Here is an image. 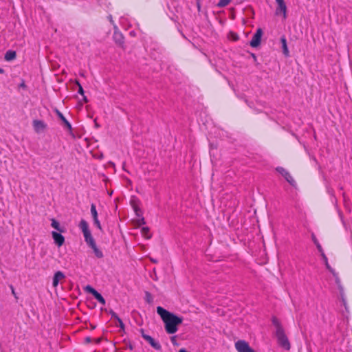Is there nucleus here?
I'll list each match as a JSON object with an SVG mask.
<instances>
[{"label": "nucleus", "instance_id": "nucleus-1", "mask_svg": "<svg viewBox=\"0 0 352 352\" xmlns=\"http://www.w3.org/2000/svg\"><path fill=\"white\" fill-rule=\"evenodd\" d=\"M157 313L164 322L165 330L168 333L173 334L177 331L178 325L182 323V318L177 316L160 306L157 307Z\"/></svg>", "mask_w": 352, "mask_h": 352}, {"label": "nucleus", "instance_id": "nucleus-2", "mask_svg": "<svg viewBox=\"0 0 352 352\" xmlns=\"http://www.w3.org/2000/svg\"><path fill=\"white\" fill-rule=\"evenodd\" d=\"M272 323L276 329L275 333H276V337L277 338L278 344L280 346L285 347L286 346V338L285 336L284 329H283L280 322H279L278 319L276 317L274 316L272 318Z\"/></svg>", "mask_w": 352, "mask_h": 352}, {"label": "nucleus", "instance_id": "nucleus-3", "mask_svg": "<svg viewBox=\"0 0 352 352\" xmlns=\"http://www.w3.org/2000/svg\"><path fill=\"white\" fill-rule=\"evenodd\" d=\"M235 348L238 352H256L245 340H238L235 342Z\"/></svg>", "mask_w": 352, "mask_h": 352}, {"label": "nucleus", "instance_id": "nucleus-4", "mask_svg": "<svg viewBox=\"0 0 352 352\" xmlns=\"http://www.w3.org/2000/svg\"><path fill=\"white\" fill-rule=\"evenodd\" d=\"M263 35V31L261 28H258L252 36L250 41V45L252 47H258L261 41V37Z\"/></svg>", "mask_w": 352, "mask_h": 352}, {"label": "nucleus", "instance_id": "nucleus-5", "mask_svg": "<svg viewBox=\"0 0 352 352\" xmlns=\"http://www.w3.org/2000/svg\"><path fill=\"white\" fill-rule=\"evenodd\" d=\"M78 227L83 233L85 241L92 236L89 229V225L85 219H81V221L79 223Z\"/></svg>", "mask_w": 352, "mask_h": 352}, {"label": "nucleus", "instance_id": "nucleus-6", "mask_svg": "<svg viewBox=\"0 0 352 352\" xmlns=\"http://www.w3.org/2000/svg\"><path fill=\"white\" fill-rule=\"evenodd\" d=\"M142 338L147 341L155 349L160 350L161 345L159 342H156L151 336L145 334L143 329H141Z\"/></svg>", "mask_w": 352, "mask_h": 352}, {"label": "nucleus", "instance_id": "nucleus-7", "mask_svg": "<svg viewBox=\"0 0 352 352\" xmlns=\"http://www.w3.org/2000/svg\"><path fill=\"white\" fill-rule=\"evenodd\" d=\"M32 125L34 130L37 133L43 132L47 128V124L43 120H33Z\"/></svg>", "mask_w": 352, "mask_h": 352}, {"label": "nucleus", "instance_id": "nucleus-8", "mask_svg": "<svg viewBox=\"0 0 352 352\" xmlns=\"http://www.w3.org/2000/svg\"><path fill=\"white\" fill-rule=\"evenodd\" d=\"M276 2L278 4V7L275 10V15L283 14L284 17H286V4L284 0H276Z\"/></svg>", "mask_w": 352, "mask_h": 352}, {"label": "nucleus", "instance_id": "nucleus-9", "mask_svg": "<svg viewBox=\"0 0 352 352\" xmlns=\"http://www.w3.org/2000/svg\"><path fill=\"white\" fill-rule=\"evenodd\" d=\"M52 238L54 241V243L58 246L60 247L63 245L65 242V237L60 234L58 233L55 231H52Z\"/></svg>", "mask_w": 352, "mask_h": 352}, {"label": "nucleus", "instance_id": "nucleus-10", "mask_svg": "<svg viewBox=\"0 0 352 352\" xmlns=\"http://www.w3.org/2000/svg\"><path fill=\"white\" fill-rule=\"evenodd\" d=\"M64 278H65V275L62 272H60V271L56 272L54 274V277H53V282H52L53 286L54 287H57V285L59 283V281L60 280L63 279Z\"/></svg>", "mask_w": 352, "mask_h": 352}, {"label": "nucleus", "instance_id": "nucleus-11", "mask_svg": "<svg viewBox=\"0 0 352 352\" xmlns=\"http://www.w3.org/2000/svg\"><path fill=\"white\" fill-rule=\"evenodd\" d=\"M113 39H114L115 42L120 45H121L124 43V36H123L122 34L116 30L114 32V34H113Z\"/></svg>", "mask_w": 352, "mask_h": 352}, {"label": "nucleus", "instance_id": "nucleus-12", "mask_svg": "<svg viewBox=\"0 0 352 352\" xmlns=\"http://www.w3.org/2000/svg\"><path fill=\"white\" fill-rule=\"evenodd\" d=\"M56 114L58 116V117L63 121V122L65 124V126L68 129V130H72V125L71 124L67 121V120L65 118V117L63 116V114L59 111L58 110H56Z\"/></svg>", "mask_w": 352, "mask_h": 352}, {"label": "nucleus", "instance_id": "nucleus-13", "mask_svg": "<svg viewBox=\"0 0 352 352\" xmlns=\"http://www.w3.org/2000/svg\"><path fill=\"white\" fill-rule=\"evenodd\" d=\"M16 54L15 51L8 50L6 52L4 58L7 61H10L16 58Z\"/></svg>", "mask_w": 352, "mask_h": 352}, {"label": "nucleus", "instance_id": "nucleus-14", "mask_svg": "<svg viewBox=\"0 0 352 352\" xmlns=\"http://www.w3.org/2000/svg\"><path fill=\"white\" fill-rule=\"evenodd\" d=\"M91 248L93 250L94 254L97 258H101L103 257L102 252L98 248L96 244L94 245V246L91 247Z\"/></svg>", "mask_w": 352, "mask_h": 352}, {"label": "nucleus", "instance_id": "nucleus-15", "mask_svg": "<svg viewBox=\"0 0 352 352\" xmlns=\"http://www.w3.org/2000/svg\"><path fill=\"white\" fill-rule=\"evenodd\" d=\"M51 226H52V228H54V229L57 230L58 231H59L60 232H63V230L60 226L59 222L57 221L56 220H55L54 219H52V224H51Z\"/></svg>", "mask_w": 352, "mask_h": 352}, {"label": "nucleus", "instance_id": "nucleus-16", "mask_svg": "<svg viewBox=\"0 0 352 352\" xmlns=\"http://www.w3.org/2000/svg\"><path fill=\"white\" fill-rule=\"evenodd\" d=\"M94 296L100 303H101L103 305H105V300L99 292H97L96 294H94Z\"/></svg>", "mask_w": 352, "mask_h": 352}, {"label": "nucleus", "instance_id": "nucleus-17", "mask_svg": "<svg viewBox=\"0 0 352 352\" xmlns=\"http://www.w3.org/2000/svg\"><path fill=\"white\" fill-rule=\"evenodd\" d=\"M91 214L94 219H98V212L96 210V208L94 204L91 205Z\"/></svg>", "mask_w": 352, "mask_h": 352}, {"label": "nucleus", "instance_id": "nucleus-18", "mask_svg": "<svg viewBox=\"0 0 352 352\" xmlns=\"http://www.w3.org/2000/svg\"><path fill=\"white\" fill-rule=\"evenodd\" d=\"M142 234L146 239L151 238V234L149 233V229L148 227H144L141 230Z\"/></svg>", "mask_w": 352, "mask_h": 352}, {"label": "nucleus", "instance_id": "nucleus-19", "mask_svg": "<svg viewBox=\"0 0 352 352\" xmlns=\"http://www.w3.org/2000/svg\"><path fill=\"white\" fill-rule=\"evenodd\" d=\"M287 183H289L294 188H297L296 182L294 181L293 177L290 175V174L288 172H287Z\"/></svg>", "mask_w": 352, "mask_h": 352}, {"label": "nucleus", "instance_id": "nucleus-20", "mask_svg": "<svg viewBox=\"0 0 352 352\" xmlns=\"http://www.w3.org/2000/svg\"><path fill=\"white\" fill-rule=\"evenodd\" d=\"M230 1L231 0H220L217 3V6L219 8L226 7L230 3Z\"/></svg>", "mask_w": 352, "mask_h": 352}, {"label": "nucleus", "instance_id": "nucleus-21", "mask_svg": "<svg viewBox=\"0 0 352 352\" xmlns=\"http://www.w3.org/2000/svg\"><path fill=\"white\" fill-rule=\"evenodd\" d=\"M280 41L282 43L283 53L286 55V38L284 35L281 36Z\"/></svg>", "mask_w": 352, "mask_h": 352}, {"label": "nucleus", "instance_id": "nucleus-22", "mask_svg": "<svg viewBox=\"0 0 352 352\" xmlns=\"http://www.w3.org/2000/svg\"><path fill=\"white\" fill-rule=\"evenodd\" d=\"M85 242L90 248L92 246H94V245H96L95 240L92 236L91 237H89L88 239L85 240Z\"/></svg>", "mask_w": 352, "mask_h": 352}, {"label": "nucleus", "instance_id": "nucleus-23", "mask_svg": "<svg viewBox=\"0 0 352 352\" xmlns=\"http://www.w3.org/2000/svg\"><path fill=\"white\" fill-rule=\"evenodd\" d=\"M85 291L88 293L91 294L93 296L97 293V291L90 285H87L85 287Z\"/></svg>", "mask_w": 352, "mask_h": 352}, {"label": "nucleus", "instance_id": "nucleus-24", "mask_svg": "<svg viewBox=\"0 0 352 352\" xmlns=\"http://www.w3.org/2000/svg\"><path fill=\"white\" fill-rule=\"evenodd\" d=\"M145 300L148 303H151L153 301V297L148 292H145Z\"/></svg>", "mask_w": 352, "mask_h": 352}, {"label": "nucleus", "instance_id": "nucleus-25", "mask_svg": "<svg viewBox=\"0 0 352 352\" xmlns=\"http://www.w3.org/2000/svg\"><path fill=\"white\" fill-rule=\"evenodd\" d=\"M76 85L78 87V93L79 94H80L82 96H84L85 92H84V90H83V88H82V85L80 84V82L78 81H76Z\"/></svg>", "mask_w": 352, "mask_h": 352}, {"label": "nucleus", "instance_id": "nucleus-26", "mask_svg": "<svg viewBox=\"0 0 352 352\" xmlns=\"http://www.w3.org/2000/svg\"><path fill=\"white\" fill-rule=\"evenodd\" d=\"M276 170L284 177L286 178V171L283 167H277Z\"/></svg>", "mask_w": 352, "mask_h": 352}, {"label": "nucleus", "instance_id": "nucleus-27", "mask_svg": "<svg viewBox=\"0 0 352 352\" xmlns=\"http://www.w3.org/2000/svg\"><path fill=\"white\" fill-rule=\"evenodd\" d=\"M340 296H341V300H342V304L344 306L346 311L348 312L349 311H348V307H347V305H346V299L344 297V294Z\"/></svg>", "mask_w": 352, "mask_h": 352}, {"label": "nucleus", "instance_id": "nucleus-28", "mask_svg": "<svg viewBox=\"0 0 352 352\" xmlns=\"http://www.w3.org/2000/svg\"><path fill=\"white\" fill-rule=\"evenodd\" d=\"M94 224L100 230H102L101 224L98 219H94Z\"/></svg>", "mask_w": 352, "mask_h": 352}, {"label": "nucleus", "instance_id": "nucleus-29", "mask_svg": "<svg viewBox=\"0 0 352 352\" xmlns=\"http://www.w3.org/2000/svg\"><path fill=\"white\" fill-rule=\"evenodd\" d=\"M116 320L118 322V326L120 327L121 329H124V324L122 320L120 318L118 319H117Z\"/></svg>", "mask_w": 352, "mask_h": 352}, {"label": "nucleus", "instance_id": "nucleus-30", "mask_svg": "<svg viewBox=\"0 0 352 352\" xmlns=\"http://www.w3.org/2000/svg\"><path fill=\"white\" fill-rule=\"evenodd\" d=\"M109 314L111 315V318H114L116 320L118 319L119 318V316L116 314V313H115L113 310H111L109 311Z\"/></svg>", "mask_w": 352, "mask_h": 352}, {"label": "nucleus", "instance_id": "nucleus-31", "mask_svg": "<svg viewBox=\"0 0 352 352\" xmlns=\"http://www.w3.org/2000/svg\"><path fill=\"white\" fill-rule=\"evenodd\" d=\"M338 289H339V292H340V296H342V294H344V289H343V287L342 286V285H338Z\"/></svg>", "mask_w": 352, "mask_h": 352}, {"label": "nucleus", "instance_id": "nucleus-32", "mask_svg": "<svg viewBox=\"0 0 352 352\" xmlns=\"http://www.w3.org/2000/svg\"><path fill=\"white\" fill-rule=\"evenodd\" d=\"M326 266H327V268H328V269H329L331 272H333V275L335 276V274H334V272H333V270L332 269H331V268H330V266L329 265V264H328L327 261L326 262Z\"/></svg>", "mask_w": 352, "mask_h": 352}, {"label": "nucleus", "instance_id": "nucleus-33", "mask_svg": "<svg viewBox=\"0 0 352 352\" xmlns=\"http://www.w3.org/2000/svg\"><path fill=\"white\" fill-rule=\"evenodd\" d=\"M336 283L337 285L341 284L340 280L338 277H336Z\"/></svg>", "mask_w": 352, "mask_h": 352}, {"label": "nucleus", "instance_id": "nucleus-34", "mask_svg": "<svg viewBox=\"0 0 352 352\" xmlns=\"http://www.w3.org/2000/svg\"><path fill=\"white\" fill-rule=\"evenodd\" d=\"M316 246H317V248L318 249V250L322 252V249L321 245L319 243H318L316 245Z\"/></svg>", "mask_w": 352, "mask_h": 352}, {"label": "nucleus", "instance_id": "nucleus-35", "mask_svg": "<svg viewBox=\"0 0 352 352\" xmlns=\"http://www.w3.org/2000/svg\"><path fill=\"white\" fill-rule=\"evenodd\" d=\"M312 239H313V241H314V243L316 245H317L318 243V241H317V240H316V239L314 235H312Z\"/></svg>", "mask_w": 352, "mask_h": 352}, {"label": "nucleus", "instance_id": "nucleus-36", "mask_svg": "<svg viewBox=\"0 0 352 352\" xmlns=\"http://www.w3.org/2000/svg\"><path fill=\"white\" fill-rule=\"evenodd\" d=\"M339 215H340V218H341V220H342V221L343 225L345 226V223H344V220H343V218H342V214H341V213H339Z\"/></svg>", "mask_w": 352, "mask_h": 352}, {"label": "nucleus", "instance_id": "nucleus-37", "mask_svg": "<svg viewBox=\"0 0 352 352\" xmlns=\"http://www.w3.org/2000/svg\"><path fill=\"white\" fill-rule=\"evenodd\" d=\"M322 258H324L325 260V262H327V258L323 252H322Z\"/></svg>", "mask_w": 352, "mask_h": 352}, {"label": "nucleus", "instance_id": "nucleus-38", "mask_svg": "<svg viewBox=\"0 0 352 352\" xmlns=\"http://www.w3.org/2000/svg\"><path fill=\"white\" fill-rule=\"evenodd\" d=\"M82 97H83V101H84L85 102H88L87 98L85 95H84V96H82Z\"/></svg>", "mask_w": 352, "mask_h": 352}, {"label": "nucleus", "instance_id": "nucleus-39", "mask_svg": "<svg viewBox=\"0 0 352 352\" xmlns=\"http://www.w3.org/2000/svg\"><path fill=\"white\" fill-rule=\"evenodd\" d=\"M290 349V343L289 342V340H287V351L289 350Z\"/></svg>", "mask_w": 352, "mask_h": 352}, {"label": "nucleus", "instance_id": "nucleus-40", "mask_svg": "<svg viewBox=\"0 0 352 352\" xmlns=\"http://www.w3.org/2000/svg\"><path fill=\"white\" fill-rule=\"evenodd\" d=\"M11 289H12V294L15 295V292H14V288H13V287H12V286H11Z\"/></svg>", "mask_w": 352, "mask_h": 352}, {"label": "nucleus", "instance_id": "nucleus-41", "mask_svg": "<svg viewBox=\"0 0 352 352\" xmlns=\"http://www.w3.org/2000/svg\"><path fill=\"white\" fill-rule=\"evenodd\" d=\"M129 348L131 350H133V345H132L131 344H130L129 345Z\"/></svg>", "mask_w": 352, "mask_h": 352}, {"label": "nucleus", "instance_id": "nucleus-42", "mask_svg": "<svg viewBox=\"0 0 352 352\" xmlns=\"http://www.w3.org/2000/svg\"><path fill=\"white\" fill-rule=\"evenodd\" d=\"M179 352H187V351L184 349H181Z\"/></svg>", "mask_w": 352, "mask_h": 352}, {"label": "nucleus", "instance_id": "nucleus-43", "mask_svg": "<svg viewBox=\"0 0 352 352\" xmlns=\"http://www.w3.org/2000/svg\"><path fill=\"white\" fill-rule=\"evenodd\" d=\"M86 341H87V342H89L91 341V338H86Z\"/></svg>", "mask_w": 352, "mask_h": 352}, {"label": "nucleus", "instance_id": "nucleus-44", "mask_svg": "<svg viewBox=\"0 0 352 352\" xmlns=\"http://www.w3.org/2000/svg\"><path fill=\"white\" fill-rule=\"evenodd\" d=\"M4 73V70L1 68H0V74H3Z\"/></svg>", "mask_w": 352, "mask_h": 352}, {"label": "nucleus", "instance_id": "nucleus-45", "mask_svg": "<svg viewBox=\"0 0 352 352\" xmlns=\"http://www.w3.org/2000/svg\"><path fill=\"white\" fill-rule=\"evenodd\" d=\"M237 38H238V36H237V35H235V36H234V40H236Z\"/></svg>", "mask_w": 352, "mask_h": 352}, {"label": "nucleus", "instance_id": "nucleus-46", "mask_svg": "<svg viewBox=\"0 0 352 352\" xmlns=\"http://www.w3.org/2000/svg\"><path fill=\"white\" fill-rule=\"evenodd\" d=\"M290 133L293 137H296L295 134L293 132H291Z\"/></svg>", "mask_w": 352, "mask_h": 352}, {"label": "nucleus", "instance_id": "nucleus-47", "mask_svg": "<svg viewBox=\"0 0 352 352\" xmlns=\"http://www.w3.org/2000/svg\"><path fill=\"white\" fill-rule=\"evenodd\" d=\"M151 261H152L153 263H156V262H157V261H156V260L153 259V258L151 259Z\"/></svg>", "mask_w": 352, "mask_h": 352}, {"label": "nucleus", "instance_id": "nucleus-48", "mask_svg": "<svg viewBox=\"0 0 352 352\" xmlns=\"http://www.w3.org/2000/svg\"><path fill=\"white\" fill-rule=\"evenodd\" d=\"M109 21H111L112 22V17H111V16H109Z\"/></svg>", "mask_w": 352, "mask_h": 352}, {"label": "nucleus", "instance_id": "nucleus-49", "mask_svg": "<svg viewBox=\"0 0 352 352\" xmlns=\"http://www.w3.org/2000/svg\"><path fill=\"white\" fill-rule=\"evenodd\" d=\"M141 221H142V223H144V219H143V218L141 219Z\"/></svg>", "mask_w": 352, "mask_h": 352}, {"label": "nucleus", "instance_id": "nucleus-50", "mask_svg": "<svg viewBox=\"0 0 352 352\" xmlns=\"http://www.w3.org/2000/svg\"><path fill=\"white\" fill-rule=\"evenodd\" d=\"M21 87H25V84H24V83H22V84L21 85Z\"/></svg>", "mask_w": 352, "mask_h": 352}, {"label": "nucleus", "instance_id": "nucleus-51", "mask_svg": "<svg viewBox=\"0 0 352 352\" xmlns=\"http://www.w3.org/2000/svg\"><path fill=\"white\" fill-rule=\"evenodd\" d=\"M287 56H289V50H287Z\"/></svg>", "mask_w": 352, "mask_h": 352}]
</instances>
